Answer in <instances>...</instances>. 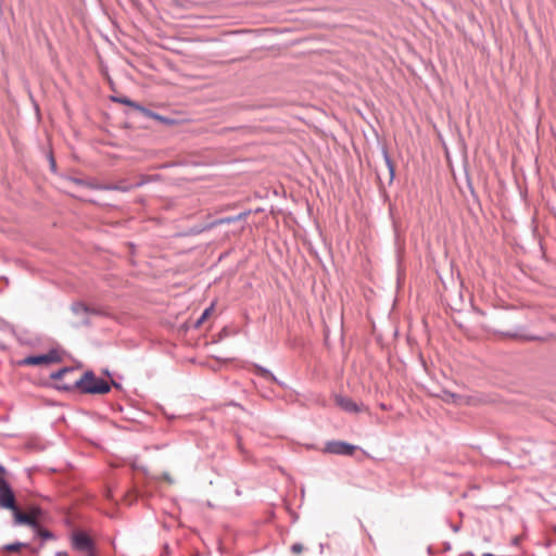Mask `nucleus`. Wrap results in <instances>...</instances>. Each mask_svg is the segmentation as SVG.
Listing matches in <instances>:
<instances>
[{
    "instance_id": "nucleus-1",
    "label": "nucleus",
    "mask_w": 556,
    "mask_h": 556,
    "mask_svg": "<svg viewBox=\"0 0 556 556\" xmlns=\"http://www.w3.org/2000/svg\"><path fill=\"white\" fill-rule=\"evenodd\" d=\"M0 508L9 509L13 513L15 525H26L30 528H38L37 517L40 515V508H31L28 514L23 513L17 504L14 492L9 482L0 476Z\"/></svg>"
},
{
    "instance_id": "nucleus-2",
    "label": "nucleus",
    "mask_w": 556,
    "mask_h": 556,
    "mask_svg": "<svg viewBox=\"0 0 556 556\" xmlns=\"http://www.w3.org/2000/svg\"><path fill=\"white\" fill-rule=\"evenodd\" d=\"M59 391L73 392L78 390L81 394H106L111 391V384L94 375L92 370L85 371L80 378L72 384H60Z\"/></svg>"
},
{
    "instance_id": "nucleus-3",
    "label": "nucleus",
    "mask_w": 556,
    "mask_h": 556,
    "mask_svg": "<svg viewBox=\"0 0 556 556\" xmlns=\"http://www.w3.org/2000/svg\"><path fill=\"white\" fill-rule=\"evenodd\" d=\"M62 361V357L58 350L51 349L46 354H39V355H28L25 358L21 359L18 362V365L21 366H40V365H48L52 363H60Z\"/></svg>"
},
{
    "instance_id": "nucleus-4",
    "label": "nucleus",
    "mask_w": 556,
    "mask_h": 556,
    "mask_svg": "<svg viewBox=\"0 0 556 556\" xmlns=\"http://www.w3.org/2000/svg\"><path fill=\"white\" fill-rule=\"evenodd\" d=\"M357 446L345 441L332 440L325 444L324 452L333 455L351 456Z\"/></svg>"
},
{
    "instance_id": "nucleus-5",
    "label": "nucleus",
    "mask_w": 556,
    "mask_h": 556,
    "mask_svg": "<svg viewBox=\"0 0 556 556\" xmlns=\"http://www.w3.org/2000/svg\"><path fill=\"white\" fill-rule=\"evenodd\" d=\"M72 547L77 552H94V542L86 532L77 531L72 535Z\"/></svg>"
},
{
    "instance_id": "nucleus-6",
    "label": "nucleus",
    "mask_w": 556,
    "mask_h": 556,
    "mask_svg": "<svg viewBox=\"0 0 556 556\" xmlns=\"http://www.w3.org/2000/svg\"><path fill=\"white\" fill-rule=\"evenodd\" d=\"M92 188L96 190L119 191V192H129L130 190H132L131 184H128L126 180H121L116 184L92 185Z\"/></svg>"
},
{
    "instance_id": "nucleus-7",
    "label": "nucleus",
    "mask_w": 556,
    "mask_h": 556,
    "mask_svg": "<svg viewBox=\"0 0 556 556\" xmlns=\"http://www.w3.org/2000/svg\"><path fill=\"white\" fill-rule=\"evenodd\" d=\"M336 403L338 406H340L343 410L348 413L361 412L359 405L348 396L337 395Z\"/></svg>"
},
{
    "instance_id": "nucleus-8",
    "label": "nucleus",
    "mask_w": 556,
    "mask_h": 556,
    "mask_svg": "<svg viewBox=\"0 0 556 556\" xmlns=\"http://www.w3.org/2000/svg\"><path fill=\"white\" fill-rule=\"evenodd\" d=\"M250 214H251V211L247 210V211H243V212H241V213H239L237 215H233V216H227V217H222V218L215 219V220H213L208 225V228H212V227H215V226H218V225H223V224H232V223H236V222L243 220Z\"/></svg>"
},
{
    "instance_id": "nucleus-9",
    "label": "nucleus",
    "mask_w": 556,
    "mask_h": 556,
    "mask_svg": "<svg viewBox=\"0 0 556 556\" xmlns=\"http://www.w3.org/2000/svg\"><path fill=\"white\" fill-rule=\"evenodd\" d=\"M135 110L140 112L143 116L156 119V121H159V122H161L163 124H166V125L173 124V119H170L168 117H165V116H162V115L151 111L150 109H148V108H146V106H143V105H141L139 103H136Z\"/></svg>"
},
{
    "instance_id": "nucleus-10",
    "label": "nucleus",
    "mask_w": 556,
    "mask_h": 556,
    "mask_svg": "<svg viewBox=\"0 0 556 556\" xmlns=\"http://www.w3.org/2000/svg\"><path fill=\"white\" fill-rule=\"evenodd\" d=\"M502 334L505 336V337H508V338L519 339V340H523V341H534V340L539 339L535 336L527 334L522 327H517L513 331L502 332Z\"/></svg>"
},
{
    "instance_id": "nucleus-11",
    "label": "nucleus",
    "mask_w": 556,
    "mask_h": 556,
    "mask_svg": "<svg viewBox=\"0 0 556 556\" xmlns=\"http://www.w3.org/2000/svg\"><path fill=\"white\" fill-rule=\"evenodd\" d=\"M253 366L256 370V374L258 376H261L262 378L273 381L280 387H285V383L282 381H280L269 369H267L258 364H253Z\"/></svg>"
},
{
    "instance_id": "nucleus-12",
    "label": "nucleus",
    "mask_w": 556,
    "mask_h": 556,
    "mask_svg": "<svg viewBox=\"0 0 556 556\" xmlns=\"http://www.w3.org/2000/svg\"><path fill=\"white\" fill-rule=\"evenodd\" d=\"M382 155H383V160H384V163H386V166L389 170V175H390V181H392L394 179V176H395V166H394V163L388 152L387 149H382Z\"/></svg>"
},
{
    "instance_id": "nucleus-13",
    "label": "nucleus",
    "mask_w": 556,
    "mask_h": 556,
    "mask_svg": "<svg viewBox=\"0 0 556 556\" xmlns=\"http://www.w3.org/2000/svg\"><path fill=\"white\" fill-rule=\"evenodd\" d=\"M74 371L75 369L73 367H63L56 371L51 372L50 378L55 382H59L65 375L73 374Z\"/></svg>"
},
{
    "instance_id": "nucleus-14",
    "label": "nucleus",
    "mask_w": 556,
    "mask_h": 556,
    "mask_svg": "<svg viewBox=\"0 0 556 556\" xmlns=\"http://www.w3.org/2000/svg\"><path fill=\"white\" fill-rule=\"evenodd\" d=\"M34 530L36 532V535L42 539L43 541L55 539L53 532H51L48 529L41 528L40 523H38V528H35Z\"/></svg>"
},
{
    "instance_id": "nucleus-15",
    "label": "nucleus",
    "mask_w": 556,
    "mask_h": 556,
    "mask_svg": "<svg viewBox=\"0 0 556 556\" xmlns=\"http://www.w3.org/2000/svg\"><path fill=\"white\" fill-rule=\"evenodd\" d=\"M71 309L75 315H80L89 313L90 307L83 302H74Z\"/></svg>"
},
{
    "instance_id": "nucleus-16",
    "label": "nucleus",
    "mask_w": 556,
    "mask_h": 556,
    "mask_svg": "<svg viewBox=\"0 0 556 556\" xmlns=\"http://www.w3.org/2000/svg\"><path fill=\"white\" fill-rule=\"evenodd\" d=\"M22 547H28V544L24 542H13L3 545L1 549L4 552L13 553L20 551Z\"/></svg>"
},
{
    "instance_id": "nucleus-17",
    "label": "nucleus",
    "mask_w": 556,
    "mask_h": 556,
    "mask_svg": "<svg viewBox=\"0 0 556 556\" xmlns=\"http://www.w3.org/2000/svg\"><path fill=\"white\" fill-rule=\"evenodd\" d=\"M214 311V303H212L208 307H206L203 313L201 314V316L198 318V320L195 321L194 324V328H198L200 327L204 320L212 314V312Z\"/></svg>"
},
{
    "instance_id": "nucleus-18",
    "label": "nucleus",
    "mask_w": 556,
    "mask_h": 556,
    "mask_svg": "<svg viewBox=\"0 0 556 556\" xmlns=\"http://www.w3.org/2000/svg\"><path fill=\"white\" fill-rule=\"evenodd\" d=\"M153 180H154L153 176H144V175H142L140 177V179L137 182L131 184V186H132V189H136V188H140V187L144 186L146 184L151 182Z\"/></svg>"
},
{
    "instance_id": "nucleus-19",
    "label": "nucleus",
    "mask_w": 556,
    "mask_h": 556,
    "mask_svg": "<svg viewBox=\"0 0 556 556\" xmlns=\"http://www.w3.org/2000/svg\"><path fill=\"white\" fill-rule=\"evenodd\" d=\"M112 100L114 102L131 106L134 109H135V105L137 103V102H135V101H132V100H130L129 98H126V97H113Z\"/></svg>"
},
{
    "instance_id": "nucleus-20",
    "label": "nucleus",
    "mask_w": 556,
    "mask_h": 556,
    "mask_svg": "<svg viewBox=\"0 0 556 556\" xmlns=\"http://www.w3.org/2000/svg\"><path fill=\"white\" fill-rule=\"evenodd\" d=\"M443 394H444L443 400L445 402H447V403H456L457 400L460 397L456 393H453V392H450V391H444Z\"/></svg>"
},
{
    "instance_id": "nucleus-21",
    "label": "nucleus",
    "mask_w": 556,
    "mask_h": 556,
    "mask_svg": "<svg viewBox=\"0 0 556 556\" xmlns=\"http://www.w3.org/2000/svg\"><path fill=\"white\" fill-rule=\"evenodd\" d=\"M291 551L293 553H301L303 551V545L301 543H294L292 546H291Z\"/></svg>"
},
{
    "instance_id": "nucleus-22",
    "label": "nucleus",
    "mask_w": 556,
    "mask_h": 556,
    "mask_svg": "<svg viewBox=\"0 0 556 556\" xmlns=\"http://www.w3.org/2000/svg\"><path fill=\"white\" fill-rule=\"evenodd\" d=\"M88 314H92V315H98V316H101L103 315V311L100 309V308H93V307H90V311Z\"/></svg>"
},
{
    "instance_id": "nucleus-23",
    "label": "nucleus",
    "mask_w": 556,
    "mask_h": 556,
    "mask_svg": "<svg viewBox=\"0 0 556 556\" xmlns=\"http://www.w3.org/2000/svg\"><path fill=\"white\" fill-rule=\"evenodd\" d=\"M72 383H73V382L67 383V382H65V381H62V380H61V381H59V382H55L54 388H55L56 390H59V388H58V387H59L60 384H72Z\"/></svg>"
},
{
    "instance_id": "nucleus-24",
    "label": "nucleus",
    "mask_w": 556,
    "mask_h": 556,
    "mask_svg": "<svg viewBox=\"0 0 556 556\" xmlns=\"http://www.w3.org/2000/svg\"><path fill=\"white\" fill-rule=\"evenodd\" d=\"M50 165H51V169L54 170L55 169V161H54L53 156H50Z\"/></svg>"
},
{
    "instance_id": "nucleus-25",
    "label": "nucleus",
    "mask_w": 556,
    "mask_h": 556,
    "mask_svg": "<svg viewBox=\"0 0 556 556\" xmlns=\"http://www.w3.org/2000/svg\"><path fill=\"white\" fill-rule=\"evenodd\" d=\"M451 528H452V530L454 532H458L460 530V526L459 525H452Z\"/></svg>"
},
{
    "instance_id": "nucleus-26",
    "label": "nucleus",
    "mask_w": 556,
    "mask_h": 556,
    "mask_svg": "<svg viewBox=\"0 0 556 556\" xmlns=\"http://www.w3.org/2000/svg\"><path fill=\"white\" fill-rule=\"evenodd\" d=\"M55 556H68L66 552H56Z\"/></svg>"
},
{
    "instance_id": "nucleus-27",
    "label": "nucleus",
    "mask_w": 556,
    "mask_h": 556,
    "mask_svg": "<svg viewBox=\"0 0 556 556\" xmlns=\"http://www.w3.org/2000/svg\"><path fill=\"white\" fill-rule=\"evenodd\" d=\"M5 472H7V469L4 468V466H2V465L0 464V473H1V475H4Z\"/></svg>"
},
{
    "instance_id": "nucleus-28",
    "label": "nucleus",
    "mask_w": 556,
    "mask_h": 556,
    "mask_svg": "<svg viewBox=\"0 0 556 556\" xmlns=\"http://www.w3.org/2000/svg\"><path fill=\"white\" fill-rule=\"evenodd\" d=\"M112 386H114L115 388H121V384L115 381H112Z\"/></svg>"
},
{
    "instance_id": "nucleus-29",
    "label": "nucleus",
    "mask_w": 556,
    "mask_h": 556,
    "mask_svg": "<svg viewBox=\"0 0 556 556\" xmlns=\"http://www.w3.org/2000/svg\"><path fill=\"white\" fill-rule=\"evenodd\" d=\"M451 549V544L450 543H445V551H448Z\"/></svg>"
},
{
    "instance_id": "nucleus-30",
    "label": "nucleus",
    "mask_w": 556,
    "mask_h": 556,
    "mask_svg": "<svg viewBox=\"0 0 556 556\" xmlns=\"http://www.w3.org/2000/svg\"><path fill=\"white\" fill-rule=\"evenodd\" d=\"M75 181H76V184H78V185H83V184H84V181H83L81 179H75Z\"/></svg>"
},
{
    "instance_id": "nucleus-31",
    "label": "nucleus",
    "mask_w": 556,
    "mask_h": 556,
    "mask_svg": "<svg viewBox=\"0 0 556 556\" xmlns=\"http://www.w3.org/2000/svg\"><path fill=\"white\" fill-rule=\"evenodd\" d=\"M380 407H381L382 409H384V410H387V409H388V406H387L386 404H380Z\"/></svg>"
},
{
    "instance_id": "nucleus-32",
    "label": "nucleus",
    "mask_w": 556,
    "mask_h": 556,
    "mask_svg": "<svg viewBox=\"0 0 556 556\" xmlns=\"http://www.w3.org/2000/svg\"><path fill=\"white\" fill-rule=\"evenodd\" d=\"M89 324H90L89 319L84 320V325H89Z\"/></svg>"
},
{
    "instance_id": "nucleus-33",
    "label": "nucleus",
    "mask_w": 556,
    "mask_h": 556,
    "mask_svg": "<svg viewBox=\"0 0 556 556\" xmlns=\"http://www.w3.org/2000/svg\"><path fill=\"white\" fill-rule=\"evenodd\" d=\"M88 556H94V552H87Z\"/></svg>"
}]
</instances>
